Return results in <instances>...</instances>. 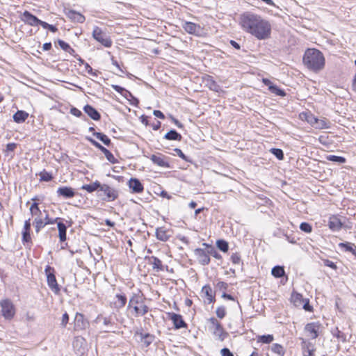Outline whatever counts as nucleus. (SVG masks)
<instances>
[{
  "instance_id": "7c9ffc66",
  "label": "nucleus",
  "mask_w": 356,
  "mask_h": 356,
  "mask_svg": "<svg viewBox=\"0 0 356 356\" xmlns=\"http://www.w3.org/2000/svg\"><path fill=\"white\" fill-rule=\"evenodd\" d=\"M58 229V237L60 242H64L67 239V225L59 221L57 222Z\"/></svg>"
},
{
  "instance_id": "1a4fd4ad",
  "label": "nucleus",
  "mask_w": 356,
  "mask_h": 356,
  "mask_svg": "<svg viewBox=\"0 0 356 356\" xmlns=\"http://www.w3.org/2000/svg\"><path fill=\"white\" fill-rule=\"evenodd\" d=\"M73 348L78 356L83 355L86 350V341L82 337H76L73 341Z\"/></svg>"
},
{
  "instance_id": "473e14b6",
  "label": "nucleus",
  "mask_w": 356,
  "mask_h": 356,
  "mask_svg": "<svg viewBox=\"0 0 356 356\" xmlns=\"http://www.w3.org/2000/svg\"><path fill=\"white\" fill-rule=\"evenodd\" d=\"M149 264L152 266V268L156 271L163 270L162 261L156 257L152 256L149 257Z\"/></svg>"
},
{
  "instance_id": "680f3d73",
  "label": "nucleus",
  "mask_w": 356,
  "mask_h": 356,
  "mask_svg": "<svg viewBox=\"0 0 356 356\" xmlns=\"http://www.w3.org/2000/svg\"><path fill=\"white\" fill-rule=\"evenodd\" d=\"M60 220L59 218H49L48 216V214H46L45 218H44V224L46 225H53L55 222H58V220Z\"/></svg>"
},
{
  "instance_id": "6e6552de",
  "label": "nucleus",
  "mask_w": 356,
  "mask_h": 356,
  "mask_svg": "<svg viewBox=\"0 0 356 356\" xmlns=\"http://www.w3.org/2000/svg\"><path fill=\"white\" fill-rule=\"evenodd\" d=\"M86 139L96 148L102 152L104 154L106 159L109 162H111V163H117L118 160L114 157L113 154L108 149H107L106 147L102 146L99 143H98L97 141H96L95 140L90 137H86Z\"/></svg>"
},
{
  "instance_id": "39448f33",
  "label": "nucleus",
  "mask_w": 356,
  "mask_h": 356,
  "mask_svg": "<svg viewBox=\"0 0 356 356\" xmlns=\"http://www.w3.org/2000/svg\"><path fill=\"white\" fill-rule=\"evenodd\" d=\"M44 271L47 275V284L49 287L55 294H58L60 291V289L57 283L56 276L54 273V268H52L50 266L47 265L45 267Z\"/></svg>"
},
{
  "instance_id": "423d86ee",
  "label": "nucleus",
  "mask_w": 356,
  "mask_h": 356,
  "mask_svg": "<svg viewBox=\"0 0 356 356\" xmlns=\"http://www.w3.org/2000/svg\"><path fill=\"white\" fill-rule=\"evenodd\" d=\"M92 38L101 43L105 47H111L112 45V41L109 37H107L106 34L102 31V30L99 27L95 26L93 29L92 31Z\"/></svg>"
},
{
  "instance_id": "a18cd8bd",
  "label": "nucleus",
  "mask_w": 356,
  "mask_h": 356,
  "mask_svg": "<svg viewBox=\"0 0 356 356\" xmlns=\"http://www.w3.org/2000/svg\"><path fill=\"white\" fill-rule=\"evenodd\" d=\"M217 248L223 252H227L229 249L228 243L225 240H218L216 242Z\"/></svg>"
},
{
  "instance_id": "de8ad7c7",
  "label": "nucleus",
  "mask_w": 356,
  "mask_h": 356,
  "mask_svg": "<svg viewBox=\"0 0 356 356\" xmlns=\"http://www.w3.org/2000/svg\"><path fill=\"white\" fill-rule=\"evenodd\" d=\"M270 91L277 96L284 97L286 95L284 90L278 88L276 85L270 86Z\"/></svg>"
},
{
  "instance_id": "774afa93",
  "label": "nucleus",
  "mask_w": 356,
  "mask_h": 356,
  "mask_svg": "<svg viewBox=\"0 0 356 356\" xmlns=\"http://www.w3.org/2000/svg\"><path fill=\"white\" fill-rule=\"evenodd\" d=\"M222 356H234L233 353L227 348H224L220 351Z\"/></svg>"
},
{
  "instance_id": "6e6d98bb",
  "label": "nucleus",
  "mask_w": 356,
  "mask_h": 356,
  "mask_svg": "<svg viewBox=\"0 0 356 356\" xmlns=\"http://www.w3.org/2000/svg\"><path fill=\"white\" fill-rule=\"evenodd\" d=\"M175 152L177 154V156H179L180 158H181L183 160L187 162H191V159L186 156L182 151L179 148L174 149Z\"/></svg>"
},
{
  "instance_id": "412c9836",
  "label": "nucleus",
  "mask_w": 356,
  "mask_h": 356,
  "mask_svg": "<svg viewBox=\"0 0 356 356\" xmlns=\"http://www.w3.org/2000/svg\"><path fill=\"white\" fill-rule=\"evenodd\" d=\"M95 323L97 324H102L105 326L106 328L108 329L106 332H110V327L114 324V322L112 321L111 316H104L102 314L97 316L95 319Z\"/></svg>"
},
{
  "instance_id": "bf43d9fd",
  "label": "nucleus",
  "mask_w": 356,
  "mask_h": 356,
  "mask_svg": "<svg viewBox=\"0 0 356 356\" xmlns=\"http://www.w3.org/2000/svg\"><path fill=\"white\" fill-rule=\"evenodd\" d=\"M333 335L335 336L337 338L341 339L342 341H346V336L343 332H341L340 330H338V328H336L334 331L332 332Z\"/></svg>"
},
{
  "instance_id": "bb28decb",
  "label": "nucleus",
  "mask_w": 356,
  "mask_h": 356,
  "mask_svg": "<svg viewBox=\"0 0 356 356\" xmlns=\"http://www.w3.org/2000/svg\"><path fill=\"white\" fill-rule=\"evenodd\" d=\"M83 111L93 120H99L101 119L100 113L92 106L87 104L83 107Z\"/></svg>"
},
{
  "instance_id": "cd10ccee",
  "label": "nucleus",
  "mask_w": 356,
  "mask_h": 356,
  "mask_svg": "<svg viewBox=\"0 0 356 356\" xmlns=\"http://www.w3.org/2000/svg\"><path fill=\"white\" fill-rule=\"evenodd\" d=\"M31 220L28 219L24 222V229L22 232V242L29 243L31 241L30 230H31Z\"/></svg>"
},
{
  "instance_id": "9b49d317",
  "label": "nucleus",
  "mask_w": 356,
  "mask_h": 356,
  "mask_svg": "<svg viewBox=\"0 0 356 356\" xmlns=\"http://www.w3.org/2000/svg\"><path fill=\"white\" fill-rule=\"evenodd\" d=\"M182 28L188 33L197 36L200 35L202 33V28L200 25L191 22H184L182 24Z\"/></svg>"
},
{
  "instance_id": "b1692460",
  "label": "nucleus",
  "mask_w": 356,
  "mask_h": 356,
  "mask_svg": "<svg viewBox=\"0 0 356 356\" xmlns=\"http://www.w3.org/2000/svg\"><path fill=\"white\" fill-rule=\"evenodd\" d=\"M66 16L72 21L77 23H83L86 19L84 15L74 10H69L66 13Z\"/></svg>"
},
{
  "instance_id": "393cba45",
  "label": "nucleus",
  "mask_w": 356,
  "mask_h": 356,
  "mask_svg": "<svg viewBox=\"0 0 356 356\" xmlns=\"http://www.w3.org/2000/svg\"><path fill=\"white\" fill-rule=\"evenodd\" d=\"M143 303V295L140 291L135 293H134L129 301L128 309L134 305H140Z\"/></svg>"
},
{
  "instance_id": "052dcab7",
  "label": "nucleus",
  "mask_w": 356,
  "mask_h": 356,
  "mask_svg": "<svg viewBox=\"0 0 356 356\" xmlns=\"http://www.w3.org/2000/svg\"><path fill=\"white\" fill-rule=\"evenodd\" d=\"M209 255H211L217 259H222V256L211 246L209 247Z\"/></svg>"
},
{
  "instance_id": "c85d7f7f",
  "label": "nucleus",
  "mask_w": 356,
  "mask_h": 356,
  "mask_svg": "<svg viewBox=\"0 0 356 356\" xmlns=\"http://www.w3.org/2000/svg\"><path fill=\"white\" fill-rule=\"evenodd\" d=\"M204 82L205 86L213 91L219 92L221 90L220 86L213 80V77L211 76L207 75L204 78Z\"/></svg>"
},
{
  "instance_id": "dca6fc26",
  "label": "nucleus",
  "mask_w": 356,
  "mask_h": 356,
  "mask_svg": "<svg viewBox=\"0 0 356 356\" xmlns=\"http://www.w3.org/2000/svg\"><path fill=\"white\" fill-rule=\"evenodd\" d=\"M170 319L172 321L175 329L185 328L187 327V324L183 320L182 316L180 314L175 313H168Z\"/></svg>"
},
{
  "instance_id": "5fc2aeb1",
  "label": "nucleus",
  "mask_w": 356,
  "mask_h": 356,
  "mask_svg": "<svg viewBox=\"0 0 356 356\" xmlns=\"http://www.w3.org/2000/svg\"><path fill=\"white\" fill-rule=\"evenodd\" d=\"M85 70L90 75L93 76H95L97 77L99 74V72L98 71H93L92 68L91 67V66L87 63H85Z\"/></svg>"
},
{
  "instance_id": "79ce46f5",
  "label": "nucleus",
  "mask_w": 356,
  "mask_h": 356,
  "mask_svg": "<svg viewBox=\"0 0 356 356\" xmlns=\"http://www.w3.org/2000/svg\"><path fill=\"white\" fill-rule=\"evenodd\" d=\"M339 246L343 248L346 251L350 252L356 256V246L351 243H341Z\"/></svg>"
},
{
  "instance_id": "09e8293b",
  "label": "nucleus",
  "mask_w": 356,
  "mask_h": 356,
  "mask_svg": "<svg viewBox=\"0 0 356 356\" xmlns=\"http://www.w3.org/2000/svg\"><path fill=\"white\" fill-rule=\"evenodd\" d=\"M30 212L32 216H35L36 217L40 216L41 215V211L38 207V204L37 202H33L30 207Z\"/></svg>"
},
{
  "instance_id": "f3484780",
  "label": "nucleus",
  "mask_w": 356,
  "mask_h": 356,
  "mask_svg": "<svg viewBox=\"0 0 356 356\" xmlns=\"http://www.w3.org/2000/svg\"><path fill=\"white\" fill-rule=\"evenodd\" d=\"M22 21H23L25 24L35 26H38L39 19L31 13L29 11L25 10L22 15L21 17Z\"/></svg>"
},
{
  "instance_id": "0e129e2a",
  "label": "nucleus",
  "mask_w": 356,
  "mask_h": 356,
  "mask_svg": "<svg viewBox=\"0 0 356 356\" xmlns=\"http://www.w3.org/2000/svg\"><path fill=\"white\" fill-rule=\"evenodd\" d=\"M68 321H69V315L67 314V312H65L62 316L61 325L65 327L66 326L67 323H68Z\"/></svg>"
},
{
  "instance_id": "0eeeda50",
  "label": "nucleus",
  "mask_w": 356,
  "mask_h": 356,
  "mask_svg": "<svg viewBox=\"0 0 356 356\" xmlns=\"http://www.w3.org/2000/svg\"><path fill=\"white\" fill-rule=\"evenodd\" d=\"M111 87L115 91L120 93L126 99H127L131 105L137 106L138 104H139V100L127 89L118 85H112Z\"/></svg>"
},
{
  "instance_id": "4c0bfd02",
  "label": "nucleus",
  "mask_w": 356,
  "mask_h": 356,
  "mask_svg": "<svg viewBox=\"0 0 356 356\" xmlns=\"http://www.w3.org/2000/svg\"><path fill=\"white\" fill-rule=\"evenodd\" d=\"M93 136L101 140L105 145L110 146L111 144V139L104 134L101 132H94Z\"/></svg>"
},
{
  "instance_id": "37998d69",
  "label": "nucleus",
  "mask_w": 356,
  "mask_h": 356,
  "mask_svg": "<svg viewBox=\"0 0 356 356\" xmlns=\"http://www.w3.org/2000/svg\"><path fill=\"white\" fill-rule=\"evenodd\" d=\"M33 225L35 226V232L38 233L41 229H42L46 225L44 224V221L40 218L38 216L35 218Z\"/></svg>"
},
{
  "instance_id": "f8f14e48",
  "label": "nucleus",
  "mask_w": 356,
  "mask_h": 356,
  "mask_svg": "<svg viewBox=\"0 0 356 356\" xmlns=\"http://www.w3.org/2000/svg\"><path fill=\"white\" fill-rule=\"evenodd\" d=\"M194 253L200 264L205 266L210 263L209 250L206 251L201 248H196Z\"/></svg>"
},
{
  "instance_id": "20e7f679",
  "label": "nucleus",
  "mask_w": 356,
  "mask_h": 356,
  "mask_svg": "<svg viewBox=\"0 0 356 356\" xmlns=\"http://www.w3.org/2000/svg\"><path fill=\"white\" fill-rule=\"evenodd\" d=\"M208 322L210 323L209 330L218 340L223 341L228 337V333L223 329L220 323L216 318H209Z\"/></svg>"
},
{
  "instance_id": "aec40b11",
  "label": "nucleus",
  "mask_w": 356,
  "mask_h": 356,
  "mask_svg": "<svg viewBox=\"0 0 356 356\" xmlns=\"http://www.w3.org/2000/svg\"><path fill=\"white\" fill-rule=\"evenodd\" d=\"M57 195L58 197H63L65 199L74 197V190L69 186H60L57 189Z\"/></svg>"
},
{
  "instance_id": "e2e57ef3",
  "label": "nucleus",
  "mask_w": 356,
  "mask_h": 356,
  "mask_svg": "<svg viewBox=\"0 0 356 356\" xmlns=\"http://www.w3.org/2000/svg\"><path fill=\"white\" fill-rule=\"evenodd\" d=\"M216 286L220 290L226 291L228 288V284L225 282L220 281L217 283Z\"/></svg>"
},
{
  "instance_id": "f03ea898",
  "label": "nucleus",
  "mask_w": 356,
  "mask_h": 356,
  "mask_svg": "<svg viewBox=\"0 0 356 356\" xmlns=\"http://www.w3.org/2000/svg\"><path fill=\"white\" fill-rule=\"evenodd\" d=\"M302 62L307 69L314 72L322 70L325 64L323 53L316 49H307L304 54Z\"/></svg>"
},
{
  "instance_id": "69168bd1",
  "label": "nucleus",
  "mask_w": 356,
  "mask_h": 356,
  "mask_svg": "<svg viewBox=\"0 0 356 356\" xmlns=\"http://www.w3.org/2000/svg\"><path fill=\"white\" fill-rule=\"evenodd\" d=\"M302 306L303 309L306 311L311 312L312 310V307L309 305V300H304Z\"/></svg>"
},
{
  "instance_id": "338daca9",
  "label": "nucleus",
  "mask_w": 356,
  "mask_h": 356,
  "mask_svg": "<svg viewBox=\"0 0 356 356\" xmlns=\"http://www.w3.org/2000/svg\"><path fill=\"white\" fill-rule=\"evenodd\" d=\"M70 113L73 115L76 116V117H81L83 115L82 112L80 110H79L78 108H75V107H73V108H71Z\"/></svg>"
},
{
  "instance_id": "f257e3e1",
  "label": "nucleus",
  "mask_w": 356,
  "mask_h": 356,
  "mask_svg": "<svg viewBox=\"0 0 356 356\" xmlns=\"http://www.w3.org/2000/svg\"><path fill=\"white\" fill-rule=\"evenodd\" d=\"M241 23L245 31L258 40H264L270 37V23L259 15L245 13L241 17Z\"/></svg>"
},
{
  "instance_id": "a19ab883",
  "label": "nucleus",
  "mask_w": 356,
  "mask_h": 356,
  "mask_svg": "<svg viewBox=\"0 0 356 356\" xmlns=\"http://www.w3.org/2000/svg\"><path fill=\"white\" fill-rule=\"evenodd\" d=\"M140 335L141 341L145 345L146 347L149 346L152 343V341L154 340L153 335H152L150 334L140 333Z\"/></svg>"
},
{
  "instance_id": "a211bd4d",
  "label": "nucleus",
  "mask_w": 356,
  "mask_h": 356,
  "mask_svg": "<svg viewBox=\"0 0 356 356\" xmlns=\"http://www.w3.org/2000/svg\"><path fill=\"white\" fill-rule=\"evenodd\" d=\"M151 161L153 163L162 167V168H170V164L167 161V157L162 155L161 154H152L150 157Z\"/></svg>"
},
{
  "instance_id": "603ef678",
  "label": "nucleus",
  "mask_w": 356,
  "mask_h": 356,
  "mask_svg": "<svg viewBox=\"0 0 356 356\" xmlns=\"http://www.w3.org/2000/svg\"><path fill=\"white\" fill-rule=\"evenodd\" d=\"M273 341V336L271 334L262 335L259 337V341L264 343H270Z\"/></svg>"
},
{
  "instance_id": "4468645a",
  "label": "nucleus",
  "mask_w": 356,
  "mask_h": 356,
  "mask_svg": "<svg viewBox=\"0 0 356 356\" xmlns=\"http://www.w3.org/2000/svg\"><path fill=\"white\" fill-rule=\"evenodd\" d=\"M89 325L88 321L85 318L84 316L81 313H76L74 317V330H83Z\"/></svg>"
},
{
  "instance_id": "a878e982",
  "label": "nucleus",
  "mask_w": 356,
  "mask_h": 356,
  "mask_svg": "<svg viewBox=\"0 0 356 356\" xmlns=\"http://www.w3.org/2000/svg\"><path fill=\"white\" fill-rule=\"evenodd\" d=\"M171 235L169 234V230L166 229L164 227H158L156 229V237L161 241L165 242L169 240Z\"/></svg>"
},
{
  "instance_id": "9d476101",
  "label": "nucleus",
  "mask_w": 356,
  "mask_h": 356,
  "mask_svg": "<svg viewBox=\"0 0 356 356\" xmlns=\"http://www.w3.org/2000/svg\"><path fill=\"white\" fill-rule=\"evenodd\" d=\"M2 315L7 319H10L15 314V309L13 303L8 300L1 302Z\"/></svg>"
},
{
  "instance_id": "2f4dec72",
  "label": "nucleus",
  "mask_w": 356,
  "mask_h": 356,
  "mask_svg": "<svg viewBox=\"0 0 356 356\" xmlns=\"http://www.w3.org/2000/svg\"><path fill=\"white\" fill-rule=\"evenodd\" d=\"M29 113L24 111H17L13 116L14 122L22 123L28 118Z\"/></svg>"
},
{
  "instance_id": "8fccbe9b",
  "label": "nucleus",
  "mask_w": 356,
  "mask_h": 356,
  "mask_svg": "<svg viewBox=\"0 0 356 356\" xmlns=\"http://www.w3.org/2000/svg\"><path fill=\"white\" fill-rule=\"evenodd\" d=\"M270 152L279 160L284 159V152L281 149L279 148H271Z\"/></svg>"
},
{
  "instance_id": "c756f323",
  "label": "nucleus",
  "mask_w": 356,
  "mask_h": 356,
  "mask_svg": "<svg viewBox=\"0 0 356 356\" xmlns=\"http://www.w3.org/2000/svg\"><path fill=\"white\" fill-rule=\"evenodd\" d=\"M202 293H204L205 298H207V304H211L213 302H215V297L213 293V290L211 287L209 285H205L202 289Z\"/></svg>"
},
{
  "instance_id": "49530a36",
  "label": "nucleus",
  "mask_w": 356,
  "mask_h": 356,
  "mask_svg": "<svg viewBox=\"0 0 356 356\" xmlns=\"http://www.w3.org/2000/svg\"><path fill=\"white\" fill-rule=\"evenodd\" d=\"M271 350L277 354L278 356H282L284 354V348L278 343H273L271 346Z\"/></svg>"
},
{
  "instance_id": "58836bf2",
  "label": "nucleus",
  "mask_w": 356,
  "mask_h": 356,
  "mask_svg": "<svg viewBox=\"0 0 356 356\" xmlns=\"http://www.w3.org/2000/svg\"><path fill=\"white\" fill-rule=\"evenodd\" d=\"M58 45L60 46V47L64 50L66 52H68L70 54L75 56L74 54H75V51L74 49H72L68 43L65 42V41L62 40H58Z\"/></svg>"
},
{
  "instance_id": "f704fd0d",
  "label": "nucleus",
  "mask_w": 356,
  "mask_h": 356,
  "mask_svg": "<svg viewBox=\"0 0 356 356\" xmlns=\"http://www.w3.org/2000/svg\"><path fill=\"white\" fill-rule=\"evenodd\" d=\"M164 138L169 140H177L180 141L182 139V136L176 130L171 129L164 136Z\"/></svg>"
},
{
  "instance_id": "6ab92c4d",
  "label": "nucleus",
  "mask_w": 356,
  "mask_h": 356,
  "mask_svg": "<svg viewBox=\"0 0 356 356\" xmlns=\"http://www.w3.org/2000/svg\"><path fill=\"white\" fill-rule=\"evenodd\" d=\"M127 303V297L124 294L118 293L115 296V300L111 303V307L120 309L124 307Z\"/></svg>"
},
{
  "instance_id": "13d9d810",
  "label": "nucleus",
  "mask_w": 356,
  "mask_h": 356,
  "mask_svg": "<svg viewBox=\"0 0 356 356\" xmlns=\"http://www.w3.org/2000/svg\"><path fill=\"white\" fill-rule=\"evenodd\" d=\"M231 261L234 264L238 265L240 264L241 259V256L238 253H234L231 256Z\"/></svg>"
},
{
  "instance_id": "4be33fe9",
  "label": "nucleus",
  "mask_w": 356,
  "mask_h": 356,
  "mask_svg": "<svg viewBox=\"0 0 356 356\" xmlns=\"http://www.w3.org/2000/svg\"><path fill=\"white\" fill-rule=\"evenodd\" d=\"M300 339L301 340L302 348L304 356H313V353L314 351L313 344L310 341L303 338H300Z\"/></svg>"
},
{
  "instance_id": "4d7b16f0",
  "label": "nucleus",
  "mask_w": 356,
  "mask_h": 356,
  "mask_svg": "<svg viewBox=\"0 0 356 356\" xmlns=\"http://www.w3.org/2000/svg\"><path fill=\"white\" fill-rule=\"evenodd\" d=\"M51 174L47 172H43L40 174V180L44 181H49L52 179Z\"/></svg>"
},
{
  "instance_id": "7ed1b4c3",
  "label": "nucleus",
  "mask_w": 356,
  "mask_h": 356,
  "mask_svg": "<svg viewBox=\"0 0 356 356\" xmlns=\"http://www.w3.org/2000/svg\"><path fill=\"white\" fill-rule=\"evenodd\" d=\"M97 196L103 201L113 202L119 197V190L106 184L100 183Z\"/></svg>"
},
{
  "instance_id": "864d4df0",
  "label": "nucleus",
  "mask_w": 356,
  "mask_h": 356,
  "mask_svg": "<svg viewBox=\"0 0 356 356\" xmlns=\"http://www.w3.org/2000/svg\"><path fill=\"white\" fill-rule=\"evenodd\" d=\"M216 313L217 316L219 318H220V319L223 318L226 315V310H225V307H223V306L218 307L216 309Z\"/></svg>"
},
{
  "instance_id": "c9c22d12",
  "label": "nucleus",
  "mask_w": 356,
  "mask_h": 356,
  "mask_svg": "<svg viewBox=\"0 0 356 356\" xmlns=\"http://www.w3.org/2000/svg\"><path fill=\"white\" fill-rule=\"evenodd\" d=\"M291 302L296 307H300L303 304L304 299L300 293L293 292L291 297Z\"/></svg>"
},
{
  "instance_id": "5701e85b",
  "label": "nucleus",
  "mask_w": 356,
  "mask_h": 356,
  "mask_svg": "<svg viewBox=\"0 0 356 356\" xmlns=\"http://www.w3.org/2000/svg\"><path fill=\"white\" fill-rule=\"evenodd\" d=\"M342 222L337 216H332L330 217L328 221V227L332 231L337 232L340 230L342 227Z\"/></svg>"
},
{
  "instance_id": "ddd939ff",
  "label": "nucleus",
  "mask_w": 356,
  "mask_h": 356,
  "mask_svg": "<svg viewBox=\"0 0 356 356\" xmlns=\"http://www.w3.org/2000/svg\"><path fill=\"white\" fill-rule=\"evenodd\" d=\"M321 325L318 323H309L305 327V332L307 336L314 339L318 337Z\"/></svg>"
},
{
  "instance_id": "c03bdc74",
  "label": "nucleus",
  "mask_w": 356,
  "mask_h": 356,
  "mask_svg": "<svg viewBox=\"0 0 356 356\" xmlns=\"http://www.w3.org/2000/svg\"><path fill=\"white\" fill-rule=\"evenodd\" d=\"M326 159L327 161L338 163H344L346 162V159L344 157L337 155H327Z\"/></svg>"
},
{
  "instance_id": "72a5a7b5",
  "label": "nucleus",
  "mask_w": 356,
  "mask_h": 356,
  "mask_svg": "<svg viewBox=\"0 0 356 356\" xmlns=\"http://www.w3.org/2000/svg\"><path fill=\"white\" fill-rule=\"evenodd\" d=\"M100 183L99 181H95L90 184H84L83 185L81 188L82 190H85L88 191V193H93L95 191L98 192L99 187L100 186Z\"/></svg>"
},
{
  "instance_id": "ea45409f",
  "label": "nucleus",
  "mask_w": 356,
  "mask_h": 356,
  "mask_svg": "<svg viewBox=\"0 0 356 356\" xmlns=\"http://www.w3.org/2000/svg\"><path fill=\"white\" fill-rule=\"evenodd\" d=\"M309 122L318 129H325L328 127L327 122L324 119L315 120V122L312 120H309Z\"/></svg>"
},
{
  "instance_id": "3c124183",
  "label": "nucleus",
  "mask_w": 356,
  "mask_h": 356,
  "mask_svg": "<svg viewBox=\"0 0 356 356\" xmlns=\"http://www.w3.org/2000/svg\"><path fill=\"white\" fill-rule=\"evenodd\" d=\"M300 229L305 233H311L312 232V226L307 222H302L300 225Z\"/></svg>"
},
{
  "instance_id": "e433bc0d",
  "label": "nucleus",
  "mask_w": 356,
  "mask_h": 356,
  "mask_svg": "<svg viewBox=\"0 0 356 356\" xmlns=\"http://www.w3.org/2000/svg\"><path fill=\"white\" fill-rule=\"evenodd\" d=\"M272 275L276 278H280L285 275L284 268L281 266H275L272 268Z\"/></svg>"
},
{
  "instance_id": "2eb2a0df",
  "label": "nucleus",
  "mask_w": 356,
  "mask_h": 356,
  "mask_svg": "<svg viewBox=\"0 0 356 356\" xmlns=\"http://www.w3.org/2000/svg\"><path fill=\"white\" fill-rule=\"evenodd\" d=\"M127 184L132 193H140L144 191L143 185L137 178H131Z\"/></svg>"
}]
</instances>
